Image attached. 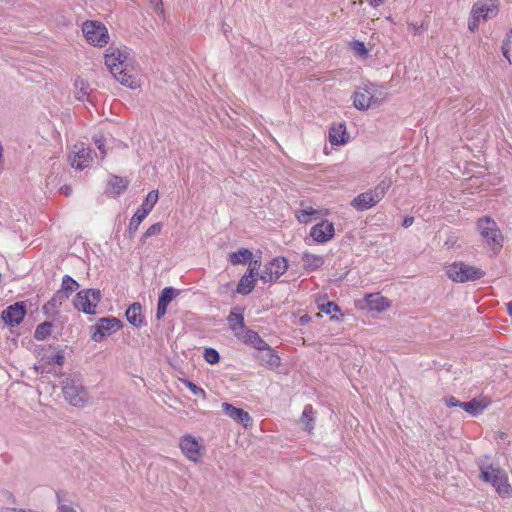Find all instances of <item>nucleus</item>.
I'll return each mask as SVG.
<instances>
[{
    "mask_svg": "<svg viewBox=\"0 0 512 512\" xmlns=\"http://www.w3.org/2000/svg\"><path fill=\"white\" fill-rule=\"evenodd\" d=\"M415 34L419 33V28L416 25H411Z\"/></svg>",
    "mask_w": 512,
    "mask_h": 512,
    "instance_id": "obj_60",
    "label": "nucleus"
},
{
    "mask_svg": "<svg viewBox=\"0 0 512 512\" xmlns=\"http://www.w3.org/2000/svg\"><path fill=\"white\" fill-rule=\"evenodd\" d=\"M9 498L12 500V502H15V497L12 493L8 492Z\"/></svg>",
    "mask_w": 512,
    "mask_h": 512,
    "instance_id": "obj_61",
    "label": "nucleus"
},
{
    "mask_svg": "<svg viewBox=\"0 0 512 512\" xmlns=\"http://www.w3.org/2000/svg\"><path fill=\"white\" fill-rule=\"evenodd\" d=\"M82 31L86 40L95 46L103 47L108 43L109 35L104 24L97 21H85Z\"/></svg>",
    "mask_w": 512,
    "mask_h": 512,
    "instance_id": "obj_7",
    "label": "nucleus"
},
{
    "mask_svg": "<svg viewBox=\"0 0 512 512\" xmlns=\"http://www.w3.org/2000/svg\"><path fill=\"white\" fill-rule=\"evenodd\" d=\"M380 93H383L385 97L387 96V94L383 91L382 86L377 85L376 94L379 96Z\"/></svg>",
    "mask_w": 512,
    "mask_h": 512,
    "instance_id": "obj_57",
    "label": "nucleus"
},
{
    "mask_svg": "<svg viewBox=\"0 0 512 512\" xmlns=\"http://www.w3.org/2000/svg\"><path fill=\"white\" fill-rule=\"evenodd\" d=\"M149 3L151 6H153V8L155 9L156 12H159V13L163 12L162 0H149Z\"/></svg>",
    "mask_w": 512,
    "mask_h": 512,
    "instance_id": "obj_51",
    "label": "nucleus"
},
{
    "mask_svg": "<svg viewBox=\"0 0 512 512\" xmlns=\"http://www.w3.org/2000/svg\"><path fill=\"white\" fill-rule=\"evenodd\" d=\"M168 305L163 304L158 301L157 303V311H156V318L160 320L167 312Z\"/></svg>",
    "mask_w": 512,
    "mask_h": 512,
    "instance_id": "obj_50",
    "label": "nucleus"
},
{
    "mask_svg": "<svg viewBox=\"0 0 512 512\" xmlns=\"http://www.w3.org/2000/svg\"><path fill=\"white\" fill-rule=\"evenodd\" d=\"M242 339L244 342L246 343H249V344H252L254 346L255 349H257L258 351L260 349H263V348H266L267 347V343L259 336V334L251 329H246L243 333H242V337L240 338Z\"/></svg>",
    "mask_w": 512,
    "mask_h": 512,
    "instance_id": "obj_25",
    "label": "nucleus"
},
{
    "mask_svg": "<svg viewBox=\"0 0 512 512\" xmlns=\"http://www.w3.org/2000/svg\"><path fill=\"white\" fill-rule=\"evenodd\" d=\"M260 268V262L258 260L250 261L247 272L244 274L248 279H256L259 276L258 270Z\"/></svg>",
    "mask_w": 512,
    "mask_h": 512,
    "instance_id": "obj_42",
    "label": "nucleus"
},
{
    "mask_svg": "<svg viewBox=\"0 0 512 512\" xmlns=\"http://www.w3.org/2000/svg\"><path fill=\"white\" fill-rule=\"evenodd\" d=\"M444 402L447 407L453 408V407H460L462 405V402L458 399H456L454 396H448L444 398Z\"/></svg>",
    "mask_w": 512,
    "mask_h": 512,
    "instance_id": "obj_49",
    "label": "nucleus"
},
{
    "mask_svg": "<svg viewBox=\"0 0 512 512\" xmlns=\"http://www.w3.org/2000/svg\"><path fill=\"white\" fill-rule=\"evenodd\" d=\"M480 17L478 15H473V12H471V16L468 20V29L471 31V32H474L478 29L479 27V21H480Z\"/></svg>",
    "mask_w": 512,
    "mask_h": 512,
    "instance_id": "obj_48",
    "label": "nucleus"
},
{
    "mask_svg": "<svg viewBox=\"0 0 512 512\" xmlns=\"http://www.w3.org/2000/svg\"><path fill=\"white\" fill-rule=\"evenodd\" d=\"M180 449L182 453L191 461L198 462L201 457V445L199 442L191 435L187 434L180 438L179 442Z\"/></svg>",
    "mask_w": 512,
    "mask_h": 512,
    "instance_id": "obj_10",
    "label": "nucleus"
},
{
    "mask_svg": "<svg viewBox=\"0 0 512 512\" xmlns=\"http://www.w3.org/2000/svg\"><path fill=\"white\" fill-rule=\"evenodd\" d=\"M64 361H65V357H64V353L61 349H58L55 354L48 357L49 363H55L60 366H62L64 364Z\"/></svg>",
    "mask_w": 512,
    "mask_h": 512,
    "instance_id": "obj_47",
    "label": "nucleus"
},
{
    "mask_svg": "<svg viewBox=\"0 0 512 512\" xmlns=\"http://www.w3.org/2000/svg\"><path fill=\"white\" fill-rule=\"evenodd\" d=\"M179 293H180V291L173 287H165L161 291L158 301L163 304L169 305V303L173 300V298L176 297L177 295H179Z\"/></svg>",
    "mask_w": 512,
    "mask_h": 512,
    "instance_id": "obj_38",
    "label": "nucleus"
},
{
    "mask_svg": "<svg viewBox=\"0 0 512 512\" xmlns=\"http://www.w3.org/2000/svg\"><path fill=\"white\" fill-rule=\"evenodd\" d=\"M471 12L473 15H478L481 19L487 20L496 15L497 5L493 0H483L475 3Z\"/></svg>",
    "mask_w": 512,
    "mask_h": 512,
    "instance_id": "obj_16",
    "label": "nucleus"
},
{
    "mask_svg": "<svg viewBox=\"0 0 512 512\" xmlns=\"http://www.w3.org/2000/svg\"><path fill=\"white\" fill-rule=\"evenodd\" d=\"M261 366L269 369H276L281 364V359L277 352L273 350L269 345L266 348L260 349L257 356Z\"/></svg>",
    "mask_w": 512,
    "mask_h": 512,
    "instance_id": "obj_14",
    "label": "nucleus"
},
{
    "mask_svg": "<svg viewBox=\"0 0 512 512\" xmlns=\"http://www.w3.org/2000/svg\"><path fill=\"white\" fill-rule=\"evenodd\" d=\"M302 262L306 271H315L324 264V259L319 255L304 253L302 255Z\"/></svg>",
    "mask_w": 512,
    "mask_h": 512,
    "instance_id": "obj_26",
    "label": "nucleus"
},
{
    "mask_svg": "<svg viewBox=\"0 0 512 512\" xmlns=\"http://www.w3.org/2000/svg\"><path fill=\"white\" fill-rule=\"evenodd\" d=\"M477 229L486 244L496 253L503 246V236L497 223L489 216L478 219Z\"/></svg>",
    "mask_w": 512,
    "mask_h": 512,
    "instance_id": "obj_3",
    "label": "nucleus"
},
{
    "mask_svg": "<svg viewBox=\"0 0 512 512\" xmlns=\"http://www.w3.org/2000/svg\"><path fill=\"white\" fill-rule=\"evenodd\" d=\"M112 75L120 84H122L126 87H129L131 89H135L138 87V82H137L136 78L133 77L132 75H130L129 73H127L126 70L124 69V66H122L118 70L114 71V73H112Z\"/></svg>",
    "mask_w": 512,
    "mask_h": 512,
    "instance_id": "obj_24",
    "label": "nucleus"
},
{
    "mask_svg": "<svg viewBox=\"0 0 512 512\" xmlns=\"http://www.w3.org/2000/svg\"><path fill=\"white\" fill-rule=\"evenodd\" d=\"M318 213L317 210L312 207L307 209H302L296 212V217L300 223H308L310 221V216L316 215Z\"/></svg>",
    "mask_w": 512,
    "mask_h": 512,
    "instance_id": "obj_39",
    "label": "nucleus"
},
{
    "mask_svg": "<svg viewBox=\"0 0 512 512\" xmlns=\"http://www.w3.org/2000/svg\"><path fill=\"white\" fill-rule=\"evenodd\" d=\"M222 408L226 415H228L236 422L243 424L244 426H247L248 423L251 422L252 420L248 412L244 411L243 409L237 408L232 404L224 402L222 404Z\"/></svg>",
    "mask_w": 512,
    "mask_h": 512,
    "instance_id": "obj_19",
    "label": "nucleus"
},
{
    "mask_svg": "<svg viewBox=\"0 0 512 512\" xmlns=\"http://www.w3.org/2000/svg\"><path fill=\"white\" fill-rule=\"evenodd\" d=\"M253 253L247 248H240L238 251L230 253L228 260L231 264H245L252 261Z\"/></svg>",
    "mask_w": 512,
    "mask_h": 512,
    "instance_id": "obj_28",
    "label": "nucleus"
},
{
    "mask_svg": "<svg viewBox=\"0 0 512 512\" xmlns=\"http://www.w3.org/2000/svg\"><path fill=\"white\" fill-rule=\"evenodd\" d=\"M372 6H379L383 3V0H367Z\"/></svg>",
    "mask_w": 512,
    "mask_h": 512,
    "instance_id": "obj_54",
    "label": "nucleus"
},
{
    "mask_svg": "<svg viewBox=\"0 0 512 512\" xmlns=\"http://www.w3.org/2000/svg\"><path fill=\"white\" fill-rule=\"evenodd\" d=\"M109 185L116 195H120L128 187V181L119 176H112L109 180Z\"/></svg>",
    "mask_w": 512,
    "mask_h": 512,
    "instance_id": "obj_35",
    "label": "nucleus"
},
{
    "mask_svg": "<svg viewBox=\"0 0 512 512\" xmlns=\"http://www.w3.org/2000/svg\"><path fill=\"white\" fill-rule=\"evenodd\" d=\"M310 321V317L308 315H303L300 317L301 324H306Z\"/></svg>",
    "mask_w": 512,
    "mask_h": 512,
    "instance_id": "obj_55",
    "label": "nucleus"
},
{
    "mask_svg": "<svg viewBox=\"0 0 512 512\" xmlns=\"http://www.w3.org/2000/svg\"><path fill=\"white\" fill-rule=\"evenodd\" d=\"M366 307L369 310L381 312L389 307L387 298L381 296L378 293L369 294L365 297Z\"/></svg>",
    "mask_w": 512,
    "mask_h": 512,
    "instance_id": "obj_21",
    "label": "nucleus"
},
{
    "mask_svg": "<svg viewBox=\"0 0 512 512\" xmlns=\"http://www.w3.org/2000/svg\"><path fill=\"white\" fill-rule=\"evenodd\" d=\"M51 328L52 324L50 322L39 324L35 329L34 338L39 341L46 339L51 334Z\"/></svg>",
    "mask_w": 512,
    "mask_h": 512,
    "instance_id": "obj_36",
    "label": "nucleus"
},
{
    "mask_svg": "<svg viewBox=\"0 0 512 512\" xmlns=\"http://www.w3.org/2000/svg\"><path fill=\"white\" fill-rule=\"evenodd\" d=\"M122 327V322L116 317H103L91 326V339L101 342L105 337L117 332Z\"/></svg>",
    "mask_w": 512,
    "mask_h": 512,
    "instance_id": "obj_8",
    "label": "nucleus"
},
{
    "mask_svg": "<svg viewBox=\"0 0 512 512\" xmlns=\"http://www.w3.org/2000/svg\"><path fill=\"white\" fill-rule=\"evenodd\" d=\"M127 321L137 327L140 328L145 325V318L142 314L141 304L138 302L132 303L125 312Z\"/></svg>",
    "mask_w": 512,
    "mask_h": 512,
    "instance_id": "obj_20",
    "label": "nucleus"
},
{
    "mask_svg": "<svg viewBox=\"0 0 512 512\" xmlns=\"http://www.w3.org/2000/svg\"><path fill=\"white\" fill-rule=\"evenodd\" d=\"M59 512H68V507L65 505H59Z\"/></svg>",
    "mask_w": 512,
    "mask_h": 512,
    "instance_id": "obj_58",
    "label": "nucleus"
},
{
    "mask_svg": "<svg viewBox=\"0 0 512 512\" xmlns=\"http://www.w3.org/2000/svg\"><path fill=\"white\" fill-rule=\"evenodd\" d=\"M288 269V261L284 257H276L268 262L259 277L264 283L277 281Z\"/></svg>",
    "mask_w": 512,
    "mask_h": 512,
    "instance_id": "obj_9",
    "label": "nucleus"
},
{
    "mask_svg": "<svg viewBox=\"0 0 512 512\" xmlns=\"http://www.w3.org/2000/svg\"><path fill=\"white\" fill-rule=\"evenodd\" d=\"M334 233L335 229L333 223L328 222L327 220L314 225L310 231L311 237L319 243H325L331 240Z\"/></svg>",
    "mask_w": 512,
    "mask_h": 512,
    "instance_id": "obj_12",
    "label": "nucleus"
},
{
    "mask_svg": "<svg viewBox=\"0 0 512 512\" xmlns=\"http://www.w3.org/2000/svg\"><path fill=\"white\" fill-rule=\"evenodd\" d=\"M314 415L315 411L312 405L308 404L304 407L300 421L305 425V429L311 432L314 429Z\"/></svg>",
    "mask_w": 512,
    "mask_h": 512,
    "instance_id": "obj_31",
    "label": "nucleus"
},
{
    "mask_svg": "<svg viewBox=\"0 0 512 512\" xmlns=\"http://www.w3.org/2000/svg\"><path fill=\"white\" fill-rule=\"evenodd\" d=\"M75 98L79 101H84L90 93L89 83L81 78L75 80Z\"/></svg>",
    "mask_w": 512,
    "mask_h": 512,
    "instance_id": "obj_30",
    "label": "nucleus"
},
{
    "mask_svg": "<svg viewBox=\"0 0 512 512\" xmlns=\"http://www.w3.org/2000/svg\"><path fill=\"white\" fill-rule=\"evenodd\" d=\"M318 307L322 312H324L326 314H332V312L340 311L338 305L332 301H328L326 303L319 304Z\"/></svg>",
    "mask_w": 512,
    "mask_h": 512,
    "instance_id": "obj_46",
    "label": "nucleus"
},
{
    "mask_svg": "<svg viewBox=\"0 0 512 512\" xmlns=\"http://www.w3.org/2000/svg\"><path fill=\"white\" fill-rule=\"evenodd\" d=\"M377 85L368 83L364 87H359L353 95V105L358 110H367L373 105H378L385 100V95L376 94Z\"/></svg>",
    "mask_w": 512,
    "mask_h": 512,
    "instance_id": "obj_4",
    "label": "nucleus"
},
{
    "mask_svg": "<svg viewBox=\"0 0 512 512\" xmlns=\"http://www.w3.org/2000/svg\"><path fill=\"white\" fill-rule=\"evenodd\" d=\"M158 200V191L152 190L150 191L141 206L136 210L132 218L130 219L129 225H128V234L129 237H134L136 231L139 228V225L142 223V221L147 217V215L150 213V211L153 209L155 204Z\"/></svg>",
    "mask_w": 512,
    "mask_h": 512,
    "instance_id": "obj_6",
    "label": "nucleus"
},
{
    "mask_svg": "<svg viewBox=\"0 0 512 512\" xmlns=\"http://www.w3.org/2000/svg\"><path fill=\"white\" fill-rule=\"evenodd\" d=\"M26 314V307L23 302H16L8 306L1 314L3 321L14 327L19 325Z\"/></svg>",
    "mask_w": 512,
    "mask_h": 512,
    "instance_id": "obj_11",
    "label": "nucleus"
},
{
    "mask_svg": "<svg viewBox=\"0 0 512 512\" xmlns=\"http://www.w3.org/2000/svg\"><path fill=\"white\" fill-rule=\"evenodd\" d=\"M346 127L343 123L334 124L329 130V141L332 145H342L346 143Z\"/></svg>",
    "mask_w": 512,
    "mask_h": 512,
    "instance_id": "obj_22",
    "label": "nucleus"
},
{
    "mask_svg": "<svg viewBox=\"0 0 512 512\" xmlns=\"http://www.w3.org/2000/svg\"><path fill=\"white\" fill-rule=\"evenodd\" d=\"M162 224L161 223H155L151 225L145 233L142 235L141 241L144 242L146 238L158 235L161 232Z\"/></svg>",
    "mask_w": 512,
    "mask_h": 512,
    "instance_id": "obj_44",
    "label": "nucleus"
},
{
    "mask_svg": "<svg viewBox=\"0 0 512 512\" xmlns=\"http://www.w3.org/2000/svg\"><path fill=\"white\" fill-rule=\"evenodd\" d=\"M413 222H414V218L413 217L406 216L403 219L402 226L405 227V228H408V227H410L413 224Z\"/></svg>",
    "mask_w": 512,
    "mask_h": 512,
    "instance_id": "obj_53",
    "label": "nucleus"
},
{
    "mask_svg": "<svg viewBox=\"0 0 512 512\" xmlns=\"http://www.w3.org/2000/svg\"><path fill=\"white\" fill-rule=\"evenodd\" d=\"M485 271L462 261L453 262L446 266V275L457 283H465L479 280L485 276Z\"/></svg>",
    "mask_w": 512,
    "mask_h": 512,
    "instance_id": "obj_2",
    "label": "nucleus"
},
{
    "mask_svg": "<svg viewBox=\"0 0 512 512\" xmlns=\"http://www.w3.org/2000/svg\"><path fill=\"white\" fill-rule=\"evenodd\" d=\"M380 201L375 197L371 190L363 192L356 196L352 202L351 206L355 208L357 211H364L374 207Z\"/></svg>",
    "mask_w": 512,
    "mask_h": 512,
    "instance_id": "obj_15",
    "label": "nucleus"
},
{
    "mask_svg": "<svg viewBox=\"0 0 512 512\" xmlns=\"http://www.w3.org/2000/svg\"><path fill=\"white\" fill-rule=\"evenodd\" d=\"M67 300V296L62 292L57 291L53 297L44 305V310L49 311L50 309H55L62 305L63 302Z\"/></svg>",
    "mask_w": 512,
    "mask_h": 512,
    "instance_id": "obj_37",
    "label": "nucleus"
},
{
    "mask_svg": "<svg viewBox=\"0 0 512 512\" xmlns=\"http://www.w3.org/2000/svg\"><path fill=\"white\" fill-rule=\"evenodd\" d=\"M60 387L65 401L71 406L84 408L90 403L91 397L80 373L63 374Z\"/></svg>",
    "mask_w": 512,
    "mask_h": 512,
    "instance_id": "obj_1",
    "label": "nucleus"
},
{
    "mask_svg": "<svg viewBox=\"0 0 512 512\" xmlns=\"http://www.w3.org/2000/svg\"><path fill=\"white\" fill-rule=\"evenodd\" d=\"M500 476H494L496 478L493 487L501 497H509L512 495L511 485L508 483V477L506 472H497Z\"/></svg>",
    "mask_w": 512,
    "mask_h": 512,
    "instance_id": "obj_23",
    "label": "nucleus"
},
{
    "mask_svg": "<svg viewBox=\"0 0 512 512\" xmlns=\"http://www.w3.org/2000/svg\"><path fill=\"white\" fill-rule=\"evenodd\" d=\"M128 58V53L122 52L117 48L110 47L105 54V65L109 69V71L114 73V71L118 70L122 66H124L125 61Z\"/></svg>",
    "mask_w": 512,
    "mask_h": 512,
    "instance_id": "obj_13",
    "label": "nucleus"
},
{
    "mask_svg": "<svg viewBox=\"0 0 512 512\" xmlns=\"http://www.w3.org/2000/svg\"><path fill=\"white\" fill-rule=\"evenodd\" d=\"M101 298L102 294L99 289H83L76 294L73 305L78 311L93 315Z\"/></svg>",
    "mask_w": 512,
    "mask_h": 512,
    "instance_id": "obj_5",
    "label": "nucleus"
},
{
    "mask_svg": "<svg viewBox=\"0 0 512 512\" xmlns=\"http://www.w3.org/2000/svg\"><path fill=\"white\" fill-rule=\"evenodd\" d=\"M204 359L209 364H216L220 360V355L214 348H206L204 351Z\"/></svg>",
    "mask_w": 512,
    "mask_h": 512,
    "instance_id": "obj_41",
    "label": "nucleus"
},
{
    "mask_svg": "<svg viewBox=\"0 0 512 512\" xmlns=\"http://www.w3.org/2000/svg\"><path fill=\"white\" fill-rule=\"evenodd\" d=\"M497 472H504V470L498 466L493 465L480 466V478L483 481L490 483L492 486L493 483H495L496 481V478L494 476H500Z\"/></svg>",
    "mask_w": 512,
    "mask_h": 512,
    "instance_id": "obj_29",
    "label": "nucleus"
},
{
    "mask_svg": "<svg viewBox=\"0 0 512 512\" xmlns=\"http://www.w3.org/2000/svg\"><path fill=\"white\" fill-rule=\"evenodd\" d=\"M256 285V279H248L244 275L237 284L236 292L241 295H249Z\"/></svg>",
    "mask_w": 512,
    "mask_h": 512,
    "instance_id": "obj_33",
    "label": "nucleus"
},
{
    "mask_svg": "<svg viewBox=\"0 0 512 512\" xmlns=\"http://www.w3.org/2000/svg\"><path fill=\"white\" fill-rule=\"evenodd\" d=\"M79 288V283L74 280L71 276L65 275L62 278L61 288L58 290L67 296V299L70 295Z\"/></svg>",
    "mask_w": 512,
    "mask_h": 512,
    "instance_id": "obj_32",
    "label": "nucleus"
},
{
    "mask_svg": "<svg viewBox=\"0 0 512 512\" xmlns=\"http://www.w3.org/2000/svg\"><path fill=\"white\" fill-rule=\"evenodd\" d=\"M91 152L90 148H79L73 156H70L71 166L79 170L88 167L92 161Z\"/></svg>",
    "mask_w": 512,
    "mask_h": 512,
    "instance_id": "obj_17",
    "label": "nucleus"
},
{
    "mask_svg": "<svg viewBox=\"0 0 512 512\" xmlns=\"http://www.w3.org/2000/svg\"><path fill=\"white\" fill-rule=\"evenodd\" d=\"M182 382L185 384V386L191 391V393L195 396H202L203 398L206 396L205 391L194 384L193 382L183 379Z\"/></svg>",
    "mask_w": 512,
    "mask_h": 512,
    "instance_id": "obj_43",
    "label": "nucleus"
},
{
    "mask_svg": "<svg viewBox=\"0 0 512 512\" xmlns=\"http://www.w3.org/2000/svg\"><path fill=\"white\" fill-rule=\"evenodd\" d=\"M350 47L359 56H362V57L368 56V50H367L364 42L354 40L350 43Z\"/></svg>",
    "mask_w": 512,
    "mask_h": 512,
    "instance_id": "obj_40",
    "label": "nucleus"
},
{
    "mask_svg": "<svg viewBox=\"0 0 512 512\" xmlns=\"http://www.w3.org/2000/svg\"><path fill=\"white\" fill-rule=\"evenodd\" d=\"M511 36H512V29L510 30V33L507 35V41H509Z\"/></svg>",
    "mask_w": 512,
    "mask_h": 512,
    "instance_id": "obj_62",
    "label": "nucleus"
},
{
    "mask_svg": "<svg viewBox=\"0 0 512 512\" xmlns=\"http://www.w3.org/2000/svg\"><path fill=\"white\" fill-rule=\"evenodd\" d=\"M93 141L98 150L101 152V158L103 159L106 155L104 136L102 134H96L93 136Z\"/></svg>",
    "mask_w": 512,
    "mask_h": 512,
    "instance_id": "obj_45",
    "label": "nucleus"
},
{
    "mask_svg": "<svg viewBox=\"0 0 512 512\" xmlns=\"http://www.w3.org/2000/svg\"><path fill=\"white\" fill-rule=\"evenodd\" d=\"M391 185H392V179L389 177H384L377 184V186L374 189H372L371 191L373 192L375 197L379 201H381L383 199V197L385 196V194L387 193V191L390 189Z\"/></svg>",
    "mask_w": 512,
    "mask_h": 512,
    "instance_id": "obj_34",
    "label": "nucleus"
},
{
    "mask_svg": "<svg viewBox=\"0 0 512 512\" xmlns=\"http://www.w3.org/2000/svg\"><path fill=\"white\" fill-rule=\"evenodd\" d=\"M60 192L65 196H70L72 194V187L70 185H63L60 188Z\"/></svg>",
    "mask_w": 512,
    "mask_h": 512,
    "instance_id": "obj_52",
    "label": "nucleus"
},
{
    "mask_svg": "<svg viewBox=\"0 0 512 512\" xmlns=\"http://www.w3.org/2000/svg\"><path fill=\"white\" fill-rule=\"evenodd\" d=\"M506 309H507V312L510 316H512V301L508 302L506 304Z\"/></svg>",
    "mask_w": 512,
    "mask_h": 512,
    "instance_id": "obj_56",
    "label": "nucleus"
},
{
    "mask_svg": "<svg viewBox=\"0 0 512 512\" xmlns=\"http://www.w3.org/2000/svg\"><path fill=\"white\" fill-rule=\"evenodd\" d=\"M238 310H239V308H237V307L231 309V311L227 317V321H228L229 327L232 330V332L234 333V335L237 338H241L242 333L246 330V328H245V324H244V316L242 313H240V312L238 313L237 312Z\"/></svg>",
    "mask_w": 512,
    "mask_h": 512,
    "instance_id": "obj_18",
    "label": "nucleus"
},
{
    "mask_svg": "<svg viewBox=\"0 0 512 512\" xmlns=\"http://www.w3.org/2000/svg\"><path fill=\"white\" fill-rule=\"evenodd\" d=\"M487 407V404L484 403L481 400H478L476 398H473L472 400L468 402H462L461 408L466 411L471 416H478L480 415L485 408Z\"/></svg>",
    "mask_w": 512,
    "mask_h": 512,
    "instance_id": "obj_27",
    "label": "nucleus"
},
{
    "mask_svg": "<svg viewBox=\"0 0 512 512\" xmlns=\"http://www.w3.org/2000/svg\"><path fill=\"white\" fill-rule=\"evenodd\" d=\"M502 50H503V55H504L507 59H509V58H508V51L505 49V47H504V46L502 47Z\"/></svg>",
    "mask_w": 512,
    "mask_h": 512,
    "instance_id": "obj_59",
    "label": "nucleus"
}]
</instances>
